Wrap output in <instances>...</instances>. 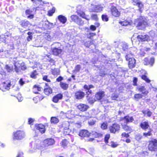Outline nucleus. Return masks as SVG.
Masks as SVG:
<instances>
[{"label":"nucleus","mask_w":157,"mask_h":157,"mask_svg":"<svg viewBox=\"0 0 157 157\" xmlns=\"http://www.w3.org/2000/svg\"><path fill=\"white\" fill-rule=\"evenodd\" d=\"M138 81L137 78L136 77H134L133 81V85L136 86L137 85V82Z\"/></svg>","instance_id":"obj_60"},{"label":"nucleus","mask_w":157,"mask_h":157,"mask_svg":"<svg viewBox=\"0 0 157 157\" xmlns=\"http://www.w3.org/2000/svg\"><path fill=\"white\" fill-rule=\"evenodd\" d=\"M42 26L45 29H50L53 27V23L49 22L47 20L43 22Z\"/></svg>","instance_id":"obj_11"},{"label":"nucleus","mask_w":157,"mask_h":157,"mask_svg":"<svg viewBox=\"0 0 157 157\" xmlns=\"http://www.w3.org/2000/svg\"><path fill=\"white\" fill-rule=\"evenodd\" d=\"M118 97V95L117 94H113L111 96V98L113 100H116Z\"/></svg>","instance_id":"obj_61"},{"label":"nucleus","mask_w":157,"mask_h":157,"mask_svg":"<svg viewBox=\"0 0 157 157\" xmlns=\"http://www.w3.org/2000/svg\"><path fill=\"white\" fill-rule=\"evenodd\" d=\"M148 149L151 151H157V140L154 139L149 142Z\"/></svg>","instance_id":"obj_7"},{"label":"nucleus","mask_w":157,"mask_h":157,"mask_svg":"<svg viewBox=\"0 0 157 157\" xmlns=\"http://www.w3.org/2000/svg\"><path fill=\"white\" fill-rule=\"evenodd\" d=\"M60 85L61 87L64 90H67L68 88V85L66 83L61 82Z\"/></svg>","instance_id":"obj_45"},{"label":"nucleus","mask_w":157,"mask_h":157,"mask_svg":"<svg viewBox=\"0 0 157 157\" xmlns=\"http://www.w3.org/2000/svg\"><path fill=\"white\" fill-rule=\"evenodd\" d=\"M92 134L95 138H100L102 136V134L96 131H93Z\"/></svg>","instance_id":"obj_33"},{"label":"nucleus","mask_w":157,"mask_h":157,"mask_svg":"<svg viewBox=\"0 0 157 157\" xmlns=\"http://www.w3.org/2000/svg\"><path fill=\"white\" fill-rule=\"evenodd\" d=\"M86 98L88 102L90 104L93 103L94 102V100L90 97L91 94H90L89 95L87 94Z\"/></svg>","instance_id":"obj_37"},{"label":"nucleus","mask_w":157,"mask_h":157,"mask_svg":"<svg viewBox=\"0 0 157 157\" xmlns=\"http://www.w3.org/2000/svg\"><path fill=\"white\" fill-rule=\"evenodd\" d=\"M59 122V119L56 117H52L51 118V122L52 124H56Z\"/></svg>","instance_id":"obj_36"},{"label":"nucleus","mask_w":157,"mask_h":157,"mask_svg":"<svg viewBox=\"0 0 157 157\" xmlns=\"http://www.w3.org/2000/svg\"><path fill=\"white\" fill-rule=\"evenodd\" d=\"M56 19V20L57 19L60 23L63 24H65L67 21V18L62 15H59Z\"/></svg>","instance_id":"obj_18"},{"label":"nucleus","mask_w":157,"mask_h":157,"mask_svg":"<svg viewBox=\"0 0 157 157\" xmlns=\"http://www.w3.org/2000/svg\"><path fill=\"white\" fill-rule=\"evenodd\" d=\"M150 48L146 47H144L140 49V51L139 52L140 55L142 56H144L145 54V51H149Z\"/></svg>","instance_id":"obj_29"},{"label":"nucleus","mask_w":157,"mask_h":157,"mask_svg":"<svg viewBox=\"0 0 157 157\" xmlns=\"http://www.w3.org/2000/svg\"><path fill=\"white\" fill-rule=\"evenodd\" d=\"M121 46L123 50L124 51H126L128 48V46L127 44L125 43H122Z\"/></svg>","instance_id":"obj_49"},{"label":"nucleus","mask_w":157,"mask_h":157,"mask_svg":"<svg viewBox=\"0 0 157 157\" xmlns=\"http://www.w3.org/2000/svg\"><path fill=\"white\" fill-rule=\"evenodd\" d=\"M41 88L38 86L35 85L33 86V92L36 94H38L39 93L38 91H35V90H37L38 91H40L41 90Z\"/></svg>","instance_id":"obj_41"},{"label":"nucleus","mask_w":157,"mask_h":157,"mask_svg":"<svg viewBox=\"0 0 157 157\" xmlns=\"http://www.w3.org/2000/svg\"><path fill=\"white\" fill-rule=\"evenodd\" d=\"M63 95L62 94H59L54 96L52 98L53 101L55 103H57L59 100L62 99Z\"/></svg>","instance_id":"obj_26"},{"label":"nucleus","mask_w":157,"mask_h":157,"mask_svg":"<svg viewBox=\"0 0 157 157\" xmlns=\"http://www.w3.org/2000/svg\"><path fill=\"white\" fill-rule=\"evenodd\" d=\"M149 128L150 129H149V131L147 132H144L143 133L144 136L147 137L149 136H150L152 135L151 132L152 131V130L150 128Z\"/></svg>","instance_id":"obj_47"},{"label":"nucleus","mask_w":157,"mask_h":157,"mask_svg":"<svg viewBox=\"0 0 157 157\" xmlns=\"http://www.w3.org/2000/svg\"><path fill=\"white\" fill-rule=\"evenodd\" d=\"M52 50L53 54L56 56L60 54L62 51L61 49L56 47L52 48Z\"/></svg>","instance_id":"obj_25"},{"label":"nucleus","mask_w":157,"mask_h":157,"mask_svg":"<svg viewBox=\"0 0 157 157\" xmlns=\"http://www.w3.org/2000/svg\"><path fill=\"white\" fill-rule=\"evenodd\" d=\"M3 83L4 88L7 90H9L10 89V87L11 86L10 83L9 82H5Z\"/></svg>","instance_id":"obj_42"},{"label":"nucleus","mask_w":157,"mask_h":157,"mask_svg":"<svg viewBox=\"0 0 157 157\" xmlns=\"http://www.w3.org/2000/svg\"><path fill=\"white\" fill-rule=\"evenodd\" d=\"M11 34L9 32H6L4 34H2L0 36V41L1 42L8 43L9 40H10Z\"/></svg>","instance_id":"obj_5"},{"label":"nucleus","mask_w":157,"mask_h":157,"mask_svg":"<svg viewBox=\"0 0 157 157\" xmlns=\"http://www.w3.org/2000/svg\"><path fill=\"white\" fill-rule=\"evenodd\" d=\"M44 145L45 147L53 145L55 143V140L52 138H48L44 141Z\"/></svg>","instance_id":"obj_12"},{"label":"nucleus","mask_w":157,"mask_h":157,"mask_svg":"<svg viewBox=\"0 0 157 157\" xmlns=\"http://www.w3.org/2000/svg\"><path fill=\"white\" fill-rule=\"evenodd\" d=\"M133 55L134 54H128L125 56L126 60L128 61V66L130 69L134 68L136 63V60L133 57Z\"/></svg>","instance_id":"obj_2"},{"label":"nucleus","mask_w":157,"mask_h":157,"mask_svg":"<svg viewBox=\"0 0 157 157\" xmlns=\"http://www.w3.org/2000/svg\"><path fill=\"white\" fill-rule=\"evenodd\" d=\"M152 44L153 45V48L155 50V52H151L152 54H157V42L154 41H152Z\"/></svg>","instance_id":"obj_34"},{"label":"nucleus","mask_w":157,"mask_h":157,"mask_svg":"<svg viewBox=\"0 0 157 157\" xmlns=\"http://www.w3.org/2000/svg\"><path fill=\"white\" fill-rule=\"evenodd\" d=\"M144 64L145 65H150L152 66L155 62V59L153 57L151 58L150 60L145 58L144 59Z\"/></svg>","instance_id":"obj_15"},{"label":"nucleus","mask_w":157,"mask_h":157,"mask_svg":"<svg viewBox=\"0 0 157 157\" xmlns=\"http://www.w3.org/2000/svg\"><path fill=\"white\" fill-rule=\"evenodd\" d=\"M55 8H53L52 9V10H49L48 13L49 15L50 16H52L53 13L55 12Z\"/></svg>","instance_id":"obj_63"},{"label":"nucleus","mask_w":157,"mask_h":157,"mask_svg":"<svg viewBox=\"0 0 157 157\" xmlns=\"http://www.w3.org/2000/svg\"><path fill=\"white\" fill-rule=\"evenodd\" d=\"M140 126L142 129L144 130H146L150 126L148 122L147 121L142 122L140 124Z\"/></svg>","instance_id":"obj_20"},{"label":"nucleus","mask_w":157,"mask_h":157,"mask_svg":"<svg viewBox=\"0 0 157 157\" xmlns=\"http://www.w3.org/2000/svg\"><path fill=\"white\" fill-rule=\"evenodd\" d=\"M19 24L22 27L25 28L30 27L31 25V24L29 22L26 20L21 21L20 22Z\"/></svg>","instance_id":"obj_17"},{"label":"nucleus","mask_w":157,"mask_h":157,"mask_svg":"<svg viewBox=\"0 0 157 157\" xmlns=\"http://www.w3.org/2000/svg\"><path fill=\"white\" fill-rule=\"evenodd\" d=\"M5 68L8 72H11L13 71V67L9 66L8 65H6Z\"/></svg>","instance_id":"obj_48"},{"label":"nucleus","mask_w":157,"mask_h":157,"mask_svg":"<svg viewBox=\"0 0 157 157\" xmlns=\"http://www.w3.org/2000/svg\"><path fill=\"white\" fill-rule=\"evenodd\" d=\"M133 5L137 6L139 8V10L142 12L144 8V5L142 3L140 0H133Z\"/></svg>","instance_id":"obj_9"},{"label":"nucleus","mask_w":157,"mask_h":157,"mask_svg":"<svg viewBox=\"0 0 157 157\" xmlns=\"http://www.w3.org/2000/svg\"><path fill=\"white\" fill-rule=\"evenodd\" d=\"M137 38L139 41H145L149 40V37L147 35L143 34L137 36Z\"/></svg>","instance_id":"obj_10"},{"label":"nucleus","mask_w":157,"mask_h":157,"mask_svg":"<svg viewBox=\"0 0 157 157\" xmlns=\"http://www.w3.org/2000/svg\"><path fill=\"white\" fill-rule=\"evenodd\" d=\"M91 18L92 20L97 21L98 19V16L96 14H92L91 15Z\"/></svg>","instance_id":"obj_59"},{"label":"nucleus","mask_w":157,"mask_h":157,"mask_svg":"<svg viewBox=\"0 0 157 157\" xmlns=\"http://www.w3.org/2000/svg\"><path fill=\"white\" fill-rule=\"evenodd\" d=\"M37 8L38 7H34L31 9L27 10L25 11V14L26 15L31 14L33 12H35L36 10H38Z\"/></svg>","instance_id":"obj_32"},{"label":"nucleus","mask_w":157,"mask_h":157,"mask_svg":"<svg viewBox=\"0 0 157 157\" xmlns=\"http://www.w3.org/2000/svg\"><path fill=\"white\" fill-rule=\"evenodd\" d=\"M143 96L140 94H136L134 95V98L137 100L142 98Z\"/></svg>","instance_id":"obj_55"},{"label":"nucleus","mask_w":157,"mask_h":157,"mask_svg":"<svg viewBox=\"0 0 157 157\" xmlns=\"http://www.w3.org/2000/svg\"><path fill=\"white\" fill-rule=\"evenodd\" d=\"M102 20L105 21H107L109 20V18L106 15H102L101 16Z\"/></svg>","instance_id":"obj_52"},{"label":"nucleus","mask_w":157,"mask_h":157,"mask_svg":"<svg viewBox=\"0 0 157 157\" xmlns=\"http://www.w3.org/2000/svg\"><path fill=\"white\" fill-rule=\"evenodd\" d=\"M93 11L99 12L102 10L103 6L101 5H94L93 6Z\"/></svg>","instance_id":"obj_24"},{"label":"nucleus","mask_w":157,"mask_h":157,"mask_svg":"<svg viewBox=\"0 0 157 157\" xmlns=\"http://www.w3.org/2000/svg\"><path fill=\"white\" fill-rule=\"evenodd\" d=\"M52 73L54 75H59V70L58 69L55 68L52 70Z\"/></svg>","instance_id":"obj_44"},{"label":"nucleus","mask_w":157,"mask_h":157,"mask_svg":"<svg viewBox=\"0 0 157 157\" xmlns=\"http://www.w3.org/2000/svg\"><path fill=\"white\" fill-rule=\"evenodd\" d=\"M94 86L92 85H90L88 86L85 85L84 86V88L85 89V91H86V94L89 95L90 94H91L92 91L90 90V88H93Z\"/></svg>","instance_id":"obj_23"},{"label":"nucleus","mask_w":157,"mask_h":157,"mask_svg":"<svg viewBox=\"0 0 157 157\" xmlns=\"http://www.w3.org/2000/svg\"><path fill=\"white\" fill-rule=\"evenodd\" d=\"M141 78L142 79L144 80L147 83H149L151 82V80L145 75H142L141 76Z\"/></svg>","instance_id":"obj_43"},{"label":"nucleus","mask_w":157,"mask_h":157,"mask_svg":"<svg viewBox=\"0 0 157 157\" xmlns=\"http://www.w3.org/2000/svg\"><path fill=\"white\" fill-rule=\"evenodd\" d=\"M34 121V119H33L32 118H29L28 119L29 124L31 125H33V123Z\"/></svg>","instance_id":"obj_64"},{"label":"nucleus","mask_w":157,"mask_h":157,"mask_svg":"<svg viewBox=\"0 0 157 157\" xmlns=\"http://www.w3.org/2000/svg\"><path fill=\"white\" fill-rule=\"evenodd\" d=\"M13 139L15 140H21L24 138L25 134L24 131L18 130L13 133Z\"/></svg>","instance_id":"obj_4"},{"label":"nucleus","mask_w":157,"mask_h":157,"mask_svg":"<svg viewBox=\"0 0 157 157\" xmlns=\"http://www.w3.org/2000/svg\"><path fill=\"white\" fill-rule=\"evenodd\" d=\"M121 121H124V123L127 124L130 122H132L134 121V118L132 117H130L129 116H126L124 117L121 118Z\"/></svg>","instance_id":"obj_16"},{"label":"nucleus","mask_w":157,"mask_h":157,"mask_svg":"<svg viewBox=\"0 0 157 157\" xmlns=\"http://www.w3.org/2000/svg\"><path fill=\"white\" fill-rule=\"evenodd\" d=\"M95 35H96V33H90L89 34H87V37L88 38L91 40L92 37Z\"/></svg>","instance_id":"obj_56"},{"label":"nucleus","mask_w":157,"mask_h":157,"mask_svg":"<svg viewBox=\"0 0 157 157\" xmlns=\"http://www.w3.org/2000/svg\"><path fill=\"white\" fill-rule=\"evenodd\" d=\"M77 108L80 111H85L87 110L89 107L86 105L81 104L77 106Z\"/></svg>","instance_id":"obj_21"},{"label":"nucleus","mask_w":157,"mask_h":157,"mask_svg":"<svg viewBox=\"0 0 157 157\" xmlns=\"http://www.w3.org/2000/svg\"><path fill=\"white\" fill-rule=\"evenodd\" d=\"M76 12L78 15H79L80 17L86 19L88 21L90 20V17L88 15H86L83 11L80 10H77Z\"/></svg>","instance_id":"obj_13"},{"label":"nucleus","mask_w":157,"mask_h":157,"mask_svg":"<svg viewBox=\"0 0 157 157\" xmlns=\"http://www.w3.org/2000/svg\"><path fill=\"white\" fill-rule=\"evenodd\" d=\"M85 94L84 92L81 91H78L75 94L76 98L78 99L82 98L84 96Z\"/></svg>","instance_id":"obj_28"},{"label":"nucleus","mask_w":157,"mask_h":157,"mask_svg":"<svg viewBox=\"0 0 157 157\" xmlns=\"http://www.w3.org/2000/svg\"><path fill=\"white\" fill-rule=\"evenodd\" d=\"M107 123L106 122H104L101 124V128L103 129H107Z\"/></svg>","instance_id":"obj_54"},{"label":"nucleus","mask_w":157,"mask_h":157,"mask_svg":"<svg viewBox=\"0 0 157 157\" xmlns=\"http://www.w3.org/2000/svg\"><path fill=\"white\" fill-rule=\"evenodd\" d=\"M68 144V142L66 140L64 139L62 140L61 142L62 146L64 147H66Z\"/></svg>","instance_id":"obj_50"},{"label":"nucleus","mask_w":157,"mask_h":157,"mask_svg":"<svg viewBox=\"0 0 157 157\" xmlns=\"http://www.w3.org/2000/svg\"><path fill=\"white\" fill-rule=\"evenodd\" d=\"M35 128L39 130L41 134L44 133L45 131V126L41 124H35Z\"/></svg>","instance_id":"obj_14"},{"label":"nucleus","mask_w":157,"mask_h":157,"mask_svg":"<svg viewBox=\"0 0 157 157\" xmlns=\"http://www.w3.org/2000/svg\"><path fill=\"white\" fill-rule=\"evenodd\" d=\"M93 43V40L89 39V40L84 42V45L86 47H89Z\"/></svg>","instance_id":"obj_38"},{"label":"nucleus","mask_w":157,"mask_h":157,"mask_svg":"<svg viewBox=\"0 0 157 157\" xmlns=\"http://www.w3.org/2000/svg\"><path fill=\"white\" fill-rule=\"evenodd\" d=\"M81 68V66L80 65H77L75 67V71L77 72L79 71Z\"/></svg>","instance_id":"obj_62"},{"label":"nucleus","mask_w":157,"mask_h":157,"mask_svg":"<svg viewBox=\"0 0 157 157\" xmlns=\"http://www.w3.org/2000/svg\"><path fill=\"white\" fill-rule=\"evenodd\" d=\"M79 135L82 137H88L90 135V133L87 130H82L79 132Z\"/></svg>","instance_id":"obj_19"},{"label":"nucleus","mask_w":157,"mask_h":157,"mask_svg":"<svg viewBox=\"0 0 157 157\" xmlns=\"http://www.w3.org/2000/svg\"><path fill=\"white\" fill-rule=\"evenodd\" d=\"M37 75V71L36 70H34L31 73L30 76L31 77L35 78H36V75Z\"/></svg>","instance_id":"obj_46"},{"label":"nucleus","mask_w":157,"mask_h":157,"mask_svg":"<svg viewBox=\"0 0 157 157\" xmlns=\"http://www.w3.org/2000/svg\"><path fill=\"white\" fill-rule=\"evenodd\" d=\"M63 134L65 135H67L69 134L71 132V130L68 127H65L63 129Z\"/></svg>","instance_id":"obj_40"},{"label":"nucleus","mask_w":157,"mask_h":157,"mask_svg":"<svg viewBox=\"0 0 157 157\" xmlns=\"http://www.w3.org/2000/svg\"><path fill=\"white\" fill-rule=\"evenodd\" d=\"M135 24L138 29L141 30L144 29L147 25L146 19L142 17L136 20Z\"/></svg>","instance_id":"obj_1"},{"label":"nucleus","mask_w":157,"mask_h":157,"mask_svg":"<svg viewBox=\"0 0 157 157\" xmlns=\"http://www.w3.org/2000/svg\"><path fill=\"white\" fill-rule=\"evenodd\" d=\"M149 34L150 36L152 37L157 36V30H151L150 31L149 33Z\"/></svg>","instance_id":"obj_39"},{"label":"nucleus","mask_w":157,"mask_h":157,"mask_svg":"<svg viewBox=\"0 0 157 157\" xmlns=\"http://www.w3.org/2000/svg\"><path fill=\"white\" fill-rule=\"evenodd\" d=\"M96 121L94 119H91L89 121L88 124L90 125H94L96 123Z\"/></svg>","instance_id":"obj_57"},{"label":"nucleus","mask_w":157,"mask_h":157,"mask_svg":"<svg viewBox=\"0 0 157 157\" xmlns=\"http://www.w3.org/2000/svg\"><path fill=\"white\" fill-rule=\"evenodd\" d=\"M44 37L45 39L49 41H51L52 38V37L51 36L50 33L48 32L45 33Z\"/></svg>","instance_id":"obj_35"},{"label":"nucleus","mask_w":157,"mask_h":157,"mask_svg":"<svg viewBox=\"0 0 157 157\" xmlns=\"http://www.w3.org/2000/svg\"><path fill=\"white\" fill-rule=\"evenodd\" d=\"M137 89L140 92H141L142 94L146 95L148 93V91L146 89L145 87L144 86H140L138 87Z\"/></svg>","instance_id":"obj_30"},{"label":"nucleus","mask_w":157,"mask_h":157,"mask_svg":"<svg viewBox=\"0 0 157 157\" xmlns=\"http://www.w3.org/2000/svg\"><path fill=\"white\" fill-rule=\"evenodd\" d=\"M110 135L109 134H107L105 135L104 138V141L106 144L108 143V141L110 138Z\"/></svg>","instance_id":"obj_51"},{"label":"nucleus","mask_w":157,"mask_h":157,"mask_svg":"<svg viewBox=\"0 0 157 157\" xmlns=\"http://www.w3.org/2000/svg\"><path fill=\"white\" fill-rule=\"evenodd\" d=\"M71 22L73 21L80 26H82L84 24V21L76 15H73L71 16Z\"/></svg>","instance_id":"obj_3"},{"label":"nucleus","mask_w":157,"mask_h":157,"mask_svg":"<svg viewBox=\"0 0 157 157\" xmlns=\"http://www.w3.org/2000/svg\"><path fill=\"white\" fill-rule=\"evenodd\" d=\"M114 3H110L109 7L111 10L112 14L115 17H118L120 15V12L118 11Z\"/></svg>","instance_id":"obj_6"},{"label":"nucleus","mask_w":157,"mask_h":157,"mask_svg":"<svg viewBox=\"0 0 157 157\" xmlns=\"http://www.w3.org/2000/svg\"><path fill=\"white\" fill-rule=\"evenodd\" d=\"M18 63H17V62H15L14 63V66L15 67V71L17 72L18 73L19 72V66H18L17 64Z\"/></svg>","instance_id":"obj_58"},{"label":"nucleus","mask_w":157,"mask_h":157,"mask_svg":"<svg viewBox=\"0 0 157 157\" xmlns=\"http://www.w3.org/2000/svg\"><path fill=\"white\" fill-rule=\"evenodd\" d=\"M120 126L117 123H114L110 126L109 127V130L111 133H115L120 130Z\"/></svg>","instance_id":"obj_8"},{"label":"nucleus","mask_w":157,"mask_h":157,"mask_svg":"<svg viewBox=\"0 0 157 157\" xmlns=\"http://www.w3.org/2000/svg\"><path fill=\"white\" fill-rule=\"evenodd\" d=\"M132 22V21L130 20H126L121 22V24L122 26H126L128 25L131 24Z\"/></svg>","instance_id":"obj_31"},{"label":"nucleus","mask_w":157,"mask_h":157,"mask_svg":"<svg viewBox=\"0 0 157 157\" xmlns=\"http://www.w3.org/2000/svg\"><path fill=\"white\" fill-rule=\"evenodd\" d=\"M48 83H45V85L47 86L44 90V93L46 95H48L52 93V89L49 87Z\"/></svg>","instance_id":"obj_22"},{"label":"nucleus","mask_w":157,"mask_h":157,"mask_svg":"<svg viewBox=\"0 0 157 157\" xmlns=\"http://www.w3.org/2000/svg\"><path fill=\"white\" fill-rule=\"evenodd\" d=\"M127 124H125L122 125L123 128L126 131H130L131 130L130 128L128 126L126 125Z\"/></svg>","instance_id":"obj_53"},{"label":"nucleus","mask_w":157,"mask_h":157,"mask_svg":"<svg viewBox=\"0 0 157 157\" xmlns=\"http://www.w3.org/2000/svg\"><path fill=\"white\" fill-rule=\"evenodd\" d=\"M104 92L103 91H100L97 92L95 94V98L97 100H101L104 95Z\"/></svg>","instance_id":"obj_27"}]
</instances>
